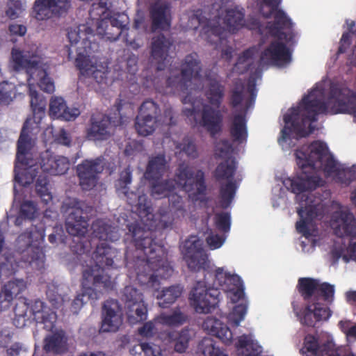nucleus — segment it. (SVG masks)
I'll return each instance as SVG.
<instances>
[{
  "label": "nucleus",
  "instance_id": "f257e3e1",
  "mask_svg": "<svg viewBox=\"0 0 356 356\" xmlns=\"http://www.w3.org/2000/svg\"><path fill=\"white\" fill-rule=\"evenodd\" d=\"M176 216L171 211L160 213V218L155 225H145L135 221L127 225L128 232L124 241L130 240L135 248L134 252L129 248L125 252L127 266L133 268L136 278L140 285L157 289L159 277L170 275L172 268L166 260L167 253L163 245L156 243L155 230L172 228Z\"/></svg>",
  "mask_w": 356,
  "mask_h": 356
},
{
  "label": "nucleus",
  "instance_id": "f03ea898",
  "mask_svg": "<svg viewBox=\"0 0 356 356\" xmlns=\"http://www.w3.org/2000/svg\"><path fill=\"white\" fill-rule=\"evenodd\" d=\"M327 104L330 109L325 102L323 89L314 88L309 91L303 97L299 106L284 115L285 126L281 131L283 140H286L293 134L297 138L309 136L314 131L311 123L316 122L320 114L349 113L353 114L356 119V91L346 83L338 81L330 83Z\"/></svg>",
  "mask_w": 356,
  "mask_h": 356
},
{
  "label": "nucleus",
  "instance_id": "7ed1b4c3",
  "mask_svg": "<svg viewBox=\"0 0 356 356\" xmlns=\"http://www.w3.org/2000/svg\"><path fill=\"white\" fill-rule=\"evenodd\" d=\"M295 155L301 172L296 177L285 179L283 184L297 195L315 190L320 185L321 179L316 175V168H321L328 175L339 171L337 162L324 142L315 140L308 147L297 149Z\"/></svg>",
  "mask_w": 356,
  "mask_h": 356
},
{
  "label": "nucleus",
  "instance_id": "20e7f679",
  "mask_svg": "<svg viewBox=\"0 0 356 356\" xmlns=\"http://www.w3.org/2000/svg\"><path fill=\"white\" fill-rule=\"evenodd\" d=\"M228 0H219L204 10L197 9L190 16L188 26L191 29H197L201 27L200 35L207 42L218 47L221 42L225 32L220 25V19L223 17V22L230 32H235L243 28L244 24L245 10L243 8L235 6L227 8Z\"/></svg>",
  "mask_w": 356,
  "mask_h": 356
},
{
  "label": "nucleus",
  "instance_id": "39448f33",
  "mask_svg": "<svg viewBox=\"0 0 356 356\" xmlns=\"http://www.w3.org/2000/svg\"><path fill=\"white\" fill-rule=\"evenodd\" d=\"M176 179H168L161 181L159 179L152 180L150 186L151 195L155 199L168 197L174 191L175 184L181 186L187 193L192 192L195 187L194 195H205L207 186L204 173L202 170L197 171L195 177L192 168L186 163L179 165L175 173Z\"/></svg>",
  "mask_w": 356,
  "mask_h": 356
},
{
  "label": "nucleus",
  "instance_id": "423d86ee",
  "mask_svg": "<svg viewBox=\"0 0 356 356\" xmlns=\"http://www.w3.org/2000/svg\"><path fill=\"white\" fill-rule=\"evenodd\" d=\"M229 273L222 268H218L214 274L207 272L204 281H198L189 293V302L195 311L200 314H209L218 305L220 291L223 289Z\"/></svg>",
  "mask_w": 356,
  "mask_h": 356
},
{
  "label": "nucleus",
  "instance_id": "0eeeda50",
  "mask_svg": "<svg viewBox=\"0 0 356 356\" xmlns=\"http://www.w3.org/2000/svg\"><path fill=\"white\" fill-rule=\"evenodd\" d=\"M118 251L106 242L97 245L93 253L95 264L88 266L82 272L84 286L92 284L95 289L101 291H113L115 282L108 273L105 267H113L114 259L118 256Z\"/></svg>",
  "mask_w": 356,
  "mask_h": 356
},
{
  "label": "nucleus",
  "instance_id": "6e6552de",
  "mask_svg": "<svg viewBox=\"0 0 356 356\" xmlns=\"http://www.w3.org/2000/svg\"><path fill=\"white\" fill-rule=\"evenodd\" d=\"M92 32L90 27L81 24L74 29H69L67 38L72 47L77 46L75 65L80 73L83 76L96 78V74L101 71L90 57L92 54L99 51V47L98 43L92 40L95 37Z\"/></svg>",
  "mask_w": 356,
  "mask_h": 356
},
{
  "label": "nucleus",
  "instance_id": "1a4fd4ad",
  "mask_svg": "<svg viewBox=\"0 0 356 356\" xmlns=\"http://www.w3.org/2000/svg\"><path fill=\"white\" fill-rule=\"evenodd\" d=\"M205 95L210 105L202 106L199 124L215 137L222 130L223 115L219 108L225 96V86L218 80L211 79Z\"/></svg>",
  "mask_w": 356,
  "mask_h": 356
},
{
  "label": "nucleus",
  "instance_id": "9d476101",
  "mask_svg": "<svg viewBox=\"0 0 356 356\" xmlns=\"http://www.w3.org/2000/svg\"><path fill=\"white\" fill-rule=\"evenodd\" d=\"M88 210L91 208L79 201H74V204L68 208L65 228L69 234L77 237L70 245L72 252L77 255L84 254L90 250L88 242L81 238L88 231Z\"/></svg>",
  "mask_w": 356,
  "mask_h": 356
},
{
  "label": "nucleus",
  "instance_id": "9b49d317",
  "mask_svg": "<svg viewBox=\"0 0 356 356\" xmlns=\"http://www.w3.org/2000/svg\"><path fill=\"white\" fill-rule=\"evenodd\" d=\"M202 65L197 53L193 52L185 56L181 63V71L170 69V75L165 81L166 89L163 92L173 94L187 92L192 79L201 78Z\"/></svg>",
  "mask_w": 356,
  "mask_h": 356
},
{
  "label": "nucleus",
  "instance_id": "f8f14e48",
  "mask_svg": "<svg viewBox=\"0 0 356 356\" xmlns=\"http://www.w3.org/2000/svg\"><path fill=\"white\" fill-rule=\"evenodd\" d=\"M11 55L15 70H25L29 74V80L38 79V85L42 91L47 93L54 92V83L46 70L39 66L40 58L36 53L13 48Z\"/></svg>",
  "mask_w": 356,
  "mask_h": 356
},
{
  "label": "nucleus",
  "instance_id": "ddd939ff",
  "mask_svg": "<svg viewBox=\"0 0 356 356\" xmlns=\"http://www.w3.org/2000/svg\"><path fill=\"white\" fill-rule=\"evenodd\" d=\"M44 226L40 225L31 226L19 235L16 246L24 262L29 264L35 263L37 266L43 264L44 253L41 245L44 240Z\"/></svg>",
  "mask_w": 356,
  "mask_h": 356
},
{
  "label": "nucleus",
  "instance_id": "4468645a",
  "mask_svg": "<svg viewBox=\"0 0 356 356\" xmlns=\"http://www.w3.org/2000/svg\"><path fill=\"white\" fill-rule=\"evenodd\" d=\"M118 117H111L106 114H92L86 128V137L88 140L102 142L110 139L117 127L122 126L128 122V117L120 113L121 105L116 106Z\"/></svg>",
  "mask_w": 356,
  "mask_h": 356
},
{
  "label": "nucleus",
  "instance_id": "2eb2a0df",
  "mask_svg": "<svg viewBox=\"0 0 356 356\" xmlns=\"http://www.w3.org/2000/svg\"><path fill=\"white\" fill-rule=\"evenodd\" d=\"M236 170L237 162L232 159L220 162L213 171V177L220 184L219 204L225 209L232 204L238 188L234 179Z\"/></svg>",
  "mask_w": 356,
  "mask_h": 356
},
{
  "label": "nucleus",
  "instance_id": "dca6fc26",
  "mask_svg": "<svg viewBox=\"0 0 356 356\" xmlns=\"http://www.w3.org/2000/svg\"><path fill=\"white\" fill-rule=\"evenodd\" d=\"M292 27L293 25L290 29L282 30L284 35H283V38L281 39L273 36L277 40L272 41L268 47L261 52L260 56V61L261 63L284 66L291 62V52L282 40H284L286 44L293 41L295 37V33L292 31Z\"/></svg>",
  "mask_w": 356,
  "mask_h": 356
},
{
  "label": "nucleus",
  "instance_id": "f3484780",
  "mask_svg": "<svg viewBox=\"0 0 356 356\" xmlns=\"http://www.w3.org/2000/svg\"><path fill=\"white\" fill-rule=\"evenodd\" d=\"M132 181V171L129 166L120 173L119 178L115 182V188L120 196L126 198L127 203L136 208L140 216H148L151 214L152 207L145 194L140 195L129 191V185Z\"/></svg>",
  "mask_w": 356,
  "mask_h": 356
},
{
  "label": "nucleus",
  "instance_id": "a211bd4d",
  "mask_svg": "<svg viewBox=\"0 0 356 356\" xmlns=\"http://www.w3.org/2000/svg\"><path fill=\"white\" fill-rule=\"evenodd\" d=\"M27 122L23 125L19 138L17 141V148L16 154V161L23 168L22 175L24 177L25 180L23 181L19 174L15 175V179L18 182L24 184L32 183L38 175V166L34 164L32 159L27 158L28 147L30 144V138L26 131Z\"/></svg>",
  "mask_w": 356,
  "mask_h": 356
},
{
  "label": "nucleus",
  "instance_id": "6ab92c4d",
  "mask_svg": "<svg viewBox=\"0 0 356 356\" xmlns=\"http://www.w3.org/2000/svg\"><path fill=\"white\" fill-rule=\"evenodd\" d=\"M202 241L196 236H190L181 246V253L188 268L192 271L205 270L208 255L203 248Z\"/></svg>",
  "mask_w": 356,
  "mask_h": 356
},
{
  "label": "nucleus",
  "instance_id": "aec40b11",
  "mask_svg": "<svg viewBox=\"0 0 356 356\" xmlns=\"http://www.w3.org/2000/svg\"><path fill=\"white\" fill-rule=\"evenodd\" d=\"M261 8L263 5L270 8V10L267 13H262L265 18H270L273 15L274 20L267 24L266 28L271 36H275L281 39L284 33L282 29H290L292 26L291 19L281 9H278V6L281 3V0H258Z\"/></svg>",
  "mask_w": 356,
  "mask_h": 356
},
{
  "label": "nucleus",
  "instance_id": "412c9836",
  "mask_svg": "<svg viewBox=\"0 0 356 356\" xmlns=\"http://www.w3.org/2000/svg\"><path fill=\"white\" fill-rule=\"evenodd\" d=\"M247 91L249 93V98L245 101V110L243 112L234 113L232 118L229 132L233 141L242 143L247 140V110L254 103L257 90L254 81H250L248 84Z\"/></svg>",
  "mask_w": 356,
  "mask_h": 356
},
{
  "label": "nucleus",
  "instance_id": "4be33fe9",
  "mask_svg": "<svg viewBox=\"0 0 356 356\" xmlns=\"http://www.w3.org/2000/svg\"><path fill=\"white\" fill-rule=\"evenodd\" d=\"M104 169V159L102 157L84 159L78 164L76 171L81 188L83 191H90L95 188Z\"/></svg>",
  "mask_w": 356,
  "mask_h": 356
},
{
  "label": "nucleus",
  "instance_id": "5701e85b",
  "mask_svg": "<svg viewBox=\"0 0 356 356\" xmlns=\"http://www.w3.org/2000/svg\"><path fill=\"white\" fill-rule=\"evenodd\" d=\"M173 40L163 33H159L152 38L149 50V60L156 65L158 71L165 69Z\"/></svg>",
  "mask_w": 356,
  "mask_h": 356
},
{
  "label": "nucleus",
  "instance_id": "b1692460",
  "mask_svg": "<svg viewBox=\"0 0 356 356\" xmlns=\"http://www.w3.org/2000/svg\"><path fill=\"white\" fill-rule=\"evenodd\" d=\"M70 0H35L32 15L38 20L49 19L53 15H62L70 8Z\"/></svg>",
  "mask_w": 356,
  "mask_h": 356
},
{
  "label": "nucleus",
  "instance_id": "393cba45",
  "mask_svg": "<svg viewBox=\"0 0 356 356\" xmlns=\"http://www.w3.org/2000/svg\"><path fill=\"white\" fill-rule=\"evenodd\" d=\"M138 115L145 118H148L153 120L161 122V124L172 127L176 124L177 120L174 116V112L172 108H166L163 111L161 119L159 118L161 115V109L157 103L152 99H146L139 108Z\"/></svg>",
  "mask_w": 356,
  "mask_h": 356
},
{
  "label": "nucleus",
  "instance_id": "a878e982",
  "mask_svg": "<svg viewBox=\"0 0 356 356\" xmlns=\"http://www.w3.org/2000/svg\"><path fill=\"white\" fill-rule=\"evenodd\" d=\"M171 6L170 3L162 1L154 2L149 8L152 29L168 30L171 25Z\"/></svg>",
  "mask_w": 356,
  "mask_h": 356
},
{
  "label": "nucleus",
  "instance_id": "bb28decb",
  "mask_svg": "<svg viewBox=\"0 0 356 356\" xmlns=\"http://www.w3.org/2000/svg\"><path fill=\"white\" fill-rule=\"evenodd\" d=\"M332 313L329 307L315 302L311 305H307L302 312H296V315L301 324L314 327L316 322L328 320Z\"/></svg>",
  "mask_w": 356,
  "mask_h": 356
},
{
  "label": "nucleus",
  "instance_id": "cd10ccee",
  "mask_svg": "<svg viewBox=\"0 0 356 356\" xmlns=\"http://www.w3.org/2000/svg\"><path fill=\"white\" fill-rule=\"evenodd\" d=\"M40 160L42 171L52 175H63L70 168V161L67 157L55 155L48 150L41 154Z\"/></svg>",
  "mask_w": 356,
  "mask_h": 356
},
{
  "label": "nucleus",
  "instance_id": "c85d7f7f",
  "mask_svg": "<svg viewBox=\"0 0 356 356\" xmlns=\"http://www.w3.org/2000/svg\"><path fill=\"white\" fill-rule=\"evenodd\" d=\"M30 313L36 324L42 325L44 330L50 331L54 328L56 319V313L42 300H35L30 304Z\"/></svg>",
  "mask_w": 356,
  "mask_h": 356
},
{
  "label": "nucleus",
  "instance_id": "c756f323",
  "mask_svg": "<svg viewBox=\"0 0 356 356\" xmlns=\"http://www.w3.org/2000/svg\"><path fill=\"white\" fill-rule=\"evenodd\" d=\"M49 115L53 119L71 121L80 115V111L76 108L68 107L63 98L52 97L49 103Z\"/></svg>",
  "mask_w": 356,
  "mask_h": 356
},
{
  "label": "nucleus",
  "instance_id": "7c9ffc66",
  "mask_svg": "<svg viewBox=\"0 0 356 356\" xmlns=\"http://www.w3.org/2000/svg\"><path fill=\"white\" fill-rule=\"evenodd\" d=\"M110 25H107V21L102 20L98 26V33L102 35L103 38L106 40L114 42L116 41L119 37L124 33V31L127 32L128 28L127 25L120 20L118 17L112 16L108 19Z\"/></svg>",
  "mask_w": 356,
  "mask_h": 356
},
{
  "label": "nucleus",
  "instance_id": "2f4dec72",
  "mask_svg": "<svg viewBox=\"0 0 356 356\" xmlns=\"http://www.w3.org/2000/svg\"><path fill=\"white\" fill-rule=\"evenodd\" d=\"M202 328L209 334L214 336L225 343L228 344L232 341V332L228 326L216 318L209 316L202 323Z\"/></svg>",
  "mask_w": 356,
  "mask_h": 356
},
{
  "label": "nucleus",
  "instance_id": "473e14b6",
  "mask_svg": "<svg viewBox=\"0 0 356 356\" xmlns=\"http://www.w3.org/2000/svg\"><path fill=\"white\" fill-rule=\"evenodd\" d=\"M26 288V283L22 279H15L8 282L0 292L1 309L8 307L14 297L23 292Z\"/></svg>",
  "mask_w": 356,
  "mask_h": 356
},
{
  "label": "nucleus",
  "instance_id": "72a5a7b5",
  "mask_svg": "<svg viewBox=\"0 0 356 356\" xmlns=\"http://www.w3.org/2000/svg\"><path fill=\"white\" fill-rule=\"evenodd\" d=\"M122 322L121 316L114 308H112L111 303L106 302L102 307V321L100 331L102 332H115L118 330Z\"/></svg>",
  "mask_w": 356,
  "mask_h": 356
},
{
  "label": "nucleus",
  "instance_id": "f704fd0d",
  "mask_svg": "<svg viewBox=\"0 0 356 356\" xmlns=\"http://www.w3.org/2000/svg\"><path fill=\"white\" fill-rule=\"evenodd\" d=\"M297 213L300 220L296 223V228L298 233L305 236L310 235L309 225L318 216V209L316 205L308 204L305 207L298 209Z\"/></svg>",
  "mask_w": 356,
  "mask_h": 356
},
{
  "label": "nucleus",
  "instance_id": "c9c22d12",
  "mask_svg": "<svg viewBox=\"0 0 356 356\" xmlns=\"http://www.w3.org/2000/svg\"><path fill=\"white\" fill-rule=\"evenodd\" d=\"M168 169L164 154H159L149 158L145 175L149 180L160 179Z\"/></svg>",
  "mask_w": 356,
  "mask_h": 356
},
{
  "label": "nucleus",
  "instance_id": "e433bc0d",
  "mask_svg": "<svg viewBox=\"0 0 356 356\" xmlns=\"http://www.w3.org/2000/svg\"><path fill=\"white\" fill-rule=\"evenodd\" d=\"M340 223L334 228L335 235L340 238L353 237L356 235V220L353 214L347 211L339 213Z\"/></svg>",
  "mask_w": 356,
  "mask_h": 356
},
{
  "label": "nucleus",
  "instance_id": "4c0bfd02",
  "mask_svg": "<svg viewBox=\"0 0 356 356\" xmlns=\"http://www.w3.org/2000/svg\"><path fill=\"white\" fill-rule=\"evenodd\" d=\"M93 234L99 240L114 242L119 239L118 229L105 220L97 219L92 224Z\"/></svg>",
  "mask_w": 356,
  "mask_h": 356
},
{
  "label": "nucleus",
  "instance_id": "58836bf2",
  "mask_svg": "<svg viewBox=\"0 0 356 356\" xmlns=\"http://www.w3.org/2000/svg\"><path fill=\"white\" fill-rule=\"evenodd\" d=\"M67 339L63 330L48 335L44 339L43 348L46 353H63L66 350Z\"/></svg>",
  "mask_w": 356,
  "mask_h": 356
},
{
  "label": "nucleus",
  "instance_id": "ea45409f",
  "mask_svg": "<svg viewBox=\"0 0 356 356\" xmlns=\"http://www.w3.org/2000/svg\"><path fill=\"white\" fill-rule=\"evenodd\" d=\"M15 316L13 323L16 327H24L31 319L30 302L26 298H19L14 307Z\"/></svg>",
  "mask_w": 356,
  "mask_h": 356
},
{
  "label": "nucleus",
  "instance_id": "a19ab883",
  "mask_svg": "<svg viewBox=\"0 0 356 356\" xmlns=\"http://www.w3.org/2000/svg\"><path fill=\"white\" fill-rule=\"evenodd\" d=\"M129 323L135 325L145 321L147 317V307L144 300L125 306Z\"/></svg>",
  "mask_w": 356,
  "mask_h": 356
},
{
  "label": "nucleus",
  "instance_id": "79ce46f5",
  "mask_svg": "<svg viewBox=\"0 0 356 356\" xmlns=\"http://www.w3.org/2000/svg\"><path fill=\"white\" fill-rule=\"evenodd\" d=\"M81 285L83 288V291L81 293L78 294L75 298L72 301L70 310L73 314H77L79 310L81 309L84 304L83 297L85 296H88L89 298L91 299H98L99 293L104 292H108L109 291H101L97 289H95V287L90 284L88 286H84L83 284V281L81 282Z\"/></svg>",
  "mask_w": 356,
  "mask_h": 356
},
{
  "label": "nucleus",
  "instance_id": "37998d69",
  "mask_svg": "<svg viewBox=\"0 0 356 356\" xmlns=\"http://www.w3.org/2000/svg\"><path fill=\"white\" fill-rule=\"evenodd\" d=\"M183 290L184 288L180 284L172 285L163 289L156 296L157 299L159 300V305L162 308L169 307L181 296Z\"/></svg>",
  "mask_w": 356,
  "mask_h": 356
},
{
  "label": "nucleus",
  "instance_id": "c03bdc74",
  "mask_svg": "<svg viewBox=\"0 0 356 356\" xmlns=\"http://www.w3.org/2000/svg\"><path fill=\"white\" fill-rule=\"evenodd\" d=\"M225 281L222 290L232 294L231 299L233 302H237L244 297L243 282L238 275L229 273Z\"/></svg>",
  "mask_w": 356,
  "mask_h": 356
},
{
  "label": "nucleus",
  "instance_id": "a18cd8bd",
  "mask_svg": "<svg viewBox=\"0 0 356 356\" xmlns=\"http://www.w3.org/2000/svg\"><path fill=\"white\" fill-rule=\"evenodd\" d=\"M236 348L241 356H259L262 352L261 346L247 335L238 337Z\"/></svg>",
  "mask_w": 356,
  "mask_h": 356
},
{
  "label": "nucleus",
  "instance_id": "49530a36",
  "mask_svg": "<svg viewBox=\"0 0 356 356\" xmlns=\"http://www.w3.org/2000/svg\"><path fill=\"white\" fill-rule=\"evenodd\" d=\"M29 95L31 97L30 104L34 121L36 123H40L45 115L47 102L43 97L39 95L38 92L31 87L29 88Z\"/></svg>",
  "mask_w": 356,
  "mask_h": 356
},
{
  "label": "nucleus",
  "instance_id": "de8ad7c7",
  "mask_svg": "<svg viewBox=\"0 0 356 356\" xmlns=\"http://www.w3.org/2000/svg\"><path fill=\"white\" fill-rule=\"evenodd\" d=\"M169 340L173 343L175 350L177 353H184L188 347L191 339L190 330L182 329L180 332H170L168 334Z\"/></svg>",
  "mask_w": 356,
  "mask_h": 356
},
{
  "label": "nucleus",
  "instance_id": "09e8293b",
  "mask_svg": "<svg viewBox=\"0 0 356 356\" xmlns=\"http://www.w3.org/2000/svg\"><path fill=\"white\" fill-rule=\"evenodd\" d=\"M319 281L311 277H301L298 280V290L305 301H309L316 294Z\"/></svg>",
  "mask_w": 356,
  "mask_h": 356
},
{
  "label": "nucleus",
  "instance_id": "8fccbe9b",
  "mask_svg": "<svg viewBox=\"0 0 356 356\" xmlns=\"http://www.w3.org/2000/svg\"><path fill=\"white\" fill-rule=\"evenodd\" d=\"M188 316L180 309L176 308L171 314H161L159 321L161 324L170 327H178L186 322Z\"/></svg>",
  "mask_w": 356,
  "mask_h": 356
},
{
  "label": "nucleus",
  "instance_id": "3c124183",
  "mask_svg": "<svg viewBox=\"0 0 356 356\" xmlns=\"http://www.w3.org/2000/svg\"><path fill=\"white\" fill-rule=\"evenodd\" d=\"M245 91L244 82L241 79L234 81L229 98V104L232 108H236L241 105L245 98Z\"/></svg>",
  "mask_w": 356,
  "mask_h": 356
},
{
  "label": "nucleus",
  "instance_id": "603ef678",
  "mask_svg": "<svg viewBox=\"0 0 356 356\" xmlns=\"http://www.w3.org/2000/svg\"><path fill=\"white\" fill-rule=\"evenodd\" d=\"M158 123L159 122L157 121L138 114L136 118L134 126L139 135L147 136L152 134L155 131Z\"/></svg>",
  "mask_w": 356,
  "mask_h": 356
},
{
  "label": "nucleus",
  "instance_id": "864d4df0",
  "mask_svg": "<svg viewBox=\"0 0 356 356\" xmlns=\"http://www.w3.org/2000/svg\"><path fill=\"white\" fill-rule=\"evenodd\" d=\"M122 300L124 302V305L128 306L132 303L143 300V293L133 286H127L122 291Z\"/></svg>",
  "mask_w": 356,
  "mask_h": 356
},
{
  "label": "nucleus",
  "instance_id": "5fc2aeb1",
  "mask_svg": "<svg viewBox=\"0 0 356 356\" xmlns=\"http://www.w3.org/2000/svg\"><path fill=\"white\" fill-rule=\"evenodd\" d=\"M168 200L170 211L174 213L177 218L184 217L186 211L182 197L172 193L169 196Z\"/></svg>",
  "mask_w": 356,
  "mask_h": 356
},
{
  "label": "nucleus",
  "instance_id": "6e6d98bb",
  "mask_svg": "<svg viewBox=\"0 0 356 356\" xmlns=\"http://www.w3.org/2000/svg\"><path fill=\"white\" fill-rule=\"evenodd\" d=\"M319 348L318 338L312 334H307L304 339V346L300 350L305 356H316Z\"/></svg>",
  "mask_w": 356,
  "mask_h": 356
},
{
  "label": "nucleus",
  "instance_id": "4d7b16f0",
  "mask_svg": "<svg viewBox=\"0 0 356 356\" xmlns=\"http://www.w3.org/2000/svg\"><path fill=\"white\" fill-rule=\"evenodd\" d=\"M201 346L204 356H228L219 347L216 346L213 340L210 338L204 339Z\"/></svg>",
  "mask_w": 356,
  "mask_h": 356
},
{
  "label": "nucleus",
  "instance_id": "13d9d810",
  "mask_svg": "<svg viewBox=\"0 0 356 356\" xmlns=\"http://www.w3.org/2000/svg\"><path fill=\"white\" fill-rule=\"evenodd\" d=\"M15 86L7 81L0 83V105H8L13 100Z\"/></svg>",
  "mask_w": 356,
  "mask_h": 356
},
{
  "label": "nucleus",
  "instance_id": "bf43d9fd",
  "mask_svg": "<svg viewBox=\"0 0 356 356\" xmlns=\"http://www.w3.org/2000/svg\"><path fill=\"white\" fill-rule=\"evenodd\" d=\"M47 184L48 180L46 177L40 175L36 180L35 187L37 193L45 204H48V202L52 199L51 193L48 192V188L47 187Z\"/></svg>",
  "mask_w": 356,
  "mask_h": 356
},
{
  "label": "nucleus",
  "instance_id": "052dcab7",
  "mask_svg": "<svg viewBox=\"0 0 356 356\" xmlns=\"http://www.w3.org/2000/svg\"><path fill=\"white\" fill-rule=\"evenodd\" d=\"M214 224L216 227L223 232H227L230 229L231 217L229 213L220 212L214 216Z\"/></svg>",
  "mask_w": 356,
  "mask_h": 356
},
{
  "label": "nucleus",
  "instance_id": "680f3d73",
  "mask_svg": "<svg viewBox=\"0 0 356 356\" xmlns=\"http://www.w3.org/2000/svg\"><path fill=\"white\" fill-rule=\"evenodd\" d=\"M318 296H322L324 301L332 303L334 300V286L327 282L322 284L319 282L316 294V299H317Z\"/></svg>",
  "mask_w": 356,
  "mask_h": 356
},
{
  "label": "nucleus",
  "instance_id": "e2e57ef3",
  "mask_svg": "<svg viewBox=\"0 0 356 356\" xmlns=\"http://www.w3.org/2000/svg\"><path fill=\"white\" fill-rule=\"evenodd\" d=\"M216 154L221 159H232L233 147L227 140H222L216 145Z\"/></svg>",
  "mask_w": 356,
  "mask_h": 356
},
{
  "label": "nucleus",
  "instance_id": "0e129e2a",
  "mask_svg": "<svg viewBox=\"0 0 356 356\" xmlns=\"http://www.w3.org/2000/svg\"><path fill=\"white\" fill-rule=\"evenodd\" d=\"M247 305L244 303L236 305L234 307L230 316V321L234 326H238L240 322L244 319L247 312Z\"/></svg>",
  "mask_w": 356,
  "mask_h": 356
},
{
  "label": "nucleus",
  "instance_id": "69168bd1",
  "mask_svg": "<svg viewBox=\"0 0 356 356\" xmlns=\"http://www.w3.org/2000/svg\"><path fill=\"white\" fill-rule=\"evenodd\" d=\"M177 148L180 149L181 152L185 153L188 157L195 159L198 156L195 143L188 139H184L182 143L177 145Z\"/></svg>",
  "mask_w": 356,
  "mask_h": 356
},
{
  "label": "nucleus",
  "instance_id": "338daca9",
  "mask_svg": "<svg viewBox=\"0 0 356 356\" xmlns=\"http://www.w3.org/2000/svg\"><path fill=\"white\" fill-rule=\"evenodd\" d=\"M35 212L36 207L31 201H26L22 204L20 213L23 217L32 219L34 218Z\"/></svg>",
  "mask_w": 356,
  "mask_h": 356
},
{
  "label": "nucleus",
  "instance_id": "774afa93",
  "mask_svg": "<svg viewBox=\"0 0 356 356\" xmlns=\"http://www.w3.org/2000/svg\"><path fill=\"white\" fill-rule=\"evenodd\" d=\"M207 243L211 250L219 248L225 241V238L219 234H210L207 237Z\"/></svg>",
  "mask_w": 356,
  "mask_h": 356
}]
</instances>
